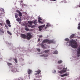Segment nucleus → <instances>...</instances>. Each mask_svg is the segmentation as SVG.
Wrapping results in <instances>:
<instances>
[{
  "label": "nucleus",
  "instance_id": "2eb2a0df",
  "mask_svg": "<svg viewBox=\"0 0 80 80\" xmlns=\"http://www.w3.org/2000/svg\"><path fill=\"white\" fill-rule=\"evenodd\" d=\"M15 18H16V19H17V18L18 17V14L17 13H15Z\"/></svg>",
  "mask_w": 80,
  "mask_h": 80
},
{
  "label": "nucleus",
  "instance_id": "bb28decb",
  "mask_svg": "<svg viewBox=\"0 0 80 80\" xmlns=\"http://www.w3.org/2000/svg\"><path fill=\"white\" fill-rule=\"evenodd\" d=\"M7 64L8 66H11V65H12V63H10V62H7Z\"/></svg>",
  "mask_w": 80,
  "mask_h": 80
},
{
  "label": "nucleus",
  "instance_id": "c03bdc74",
  "mask_svg": "<svg viewBox=\"0 0 80 80\" xmlns=\"http://www.w3.org/2000/svg\"><path fill=\"white\" fill-rule=\"evenodd\" d=\"M0 28H1L0 27Z\"/></svg>",
  "mask_w": 80,
  "mask_h": 80
},
{
  "label": "nucleus",
  "instance_id": "c756f323",
  "mask_svg": "<svg viewBox=\"0 0 80 80\" xmlns=\"http://www.w3.org/2000/svg\"><path fill=\"white\" fill-rule=\"evenodd\" d=\"M58 68L59 69H62V66H59V68Z\"/></svg>",
  "mask_w": 80,
  "mask_h": 80
},
{
  "label": "nucleus",
  "instance_id": "9b49d317",
  "mask_svg": "<svg viewBox=\"0 0 80 80\" xmlns=\"http://www.w3.org/2000/svg\"><path fill=\"white\" fill-rule=\"evenodd\" d=\"M32 70H31V69H28V74H30L32 73Z\"/></svg>",
  "mask_w": 80,
  "mask_h": 80
},
{
  "label": "nucleus",
  "instance_id": "20e7f679",
  "mask_svg": "<svg viewBox=\"0 0 80 80\" xmlns=\"http://www.w3.org/2000/svg\"><path fill=\"white\" fill-rule=\"evenodd\" d=\"M77 56L79 57L80 56V46L77 48Z\"/></svg>",
  "mask_w": 80,
  "mask_h": 80
},
{
  "label": "nucleus",
  "instance_id": "cd10ccee",
  "mask_svg": "<svg viewBox=\"0 0 80 80\" xmlns=\"http://www.w3.org/2000/svg\"><path fill=\"white\" fill-rule=\"evenodd\" d=\"M65 41H67L68 42L69 41V39H68V38H66V39H65Z\"/></svg>",
  "mask_w": 80,
  "mask_h": 80
},
{
  "label": "nucleus",
  "instance_id": "b1692460",
  "mask_svg": "<svg viewBox=\"0 0 80 80\" xmlns=\"http://www.w3.org/2000/svg\"><path fill=\"white\" fill-rule=\"evenodd\" d=\"M7 32H8V34H9L10 35V36H11L12 35V34L11 32H9V31H8Z\"/></svg>",
  "mask_w": 80,
  "mask_h": 80
},
{
  "label": "nucleus",
  "instance_id": "c85d7f7f",
  "mask_svg": "<svg viewBox=\"0 0 80 80\" xmlns=\"http://www.w3.org/2000/svg\"><path fill=\"white\" fill-rule=\"evenodd\" d=\"M14 61L16 63H17L18 62L17 59H14Z\"/></svg>",
  "mask_w": 80,
  "mask_h": 80
},
{
  "label": "nucleus",
  "instance_id": "72a5a7b5",
  "mask_svg": "<svg viewBox=\"0 0 80 80\" xmlns=\"http://www.w3.org/2000/svg\"><path fill=\"white\" fill-rule=\"evenodd\" d=\"M5 27H6V28H7V29H8V26H7V25H5Z\"/></svg>",
  "mask_w": 80,
  "mask_h": 80
},
{
  "label": "nucleus",
  "instance_id": "a211bd4d",
  "mask_svg": "<svg viewBox=\"0 0 80 80\" xmlns=\"http://www.w3.org/2000/svg\"><path fill=\"white\" fill-rule=\"evenodd\" d=\"M68 75V74H64L63 75H61V77H64V76H67Z\"/></svg>",
  "mask_w": 80,
  "mask_h": 80
},
{
  "label": "nucleus",
  "instance_id": "6ab92c4d",
  "mask_svg": "<svg viewBox=\"0 0 80 80\" xmlns=\"http://www.w3.org/2000/svg\"><path fill=\"white\" fill-rule=\"evenodd\" d=\"M74 34H72V35H71L70 37V38L72 39V38H74Z\"/></svg>",
  "mask_w": 80,
  "mask_h": 80
},
{
  "label": "nucleus",
  "instance_id": "f8f14e48",
  "mask_svg": "<svg viewBox=\"0 0 80 80\" xmlns=\"http://www.w3.org/2000/svg\"><path fill=\"white\" fill-rule=\"evenodd\" d=\"M51 25H50V24H49V23H48V24H47V25H46L45 28H46V29H47V28H48V27H51Z\"/></svg>",
  "mask_w": 80,
  "mask_h": 80
},
{
  "label": "nucleus",
  "instance_id": "f03ea898",
  "mask_svg": "<svg viewBox=\"0 0 80 80\" xmlns=\"http://www.w3.org/2000/svg\"><path fill=\"white\" fill-rule=\"evenodd\" d=\"M68 43L69 44V46H71L72 48H78V45L76 41L73 39H71L69 41H68Z\"/></svg>",
  "mask_w": 80,
  "mask_h": 80
},
{
  "label": "nucleus",
  "instance_id": "aec40b11",
  "mask_svg": "<svg viewBox=\"0 0 80 80\" xmlns=\"http://www.w3.org/2000/svg\"><path fill=\"white\" fill-rule=\"evenodd\" d=\"M78 29H79V30H80V22H79V24H78Z\"/></svg>",
  "mask_w": 80,
  "mask_h": 80
},
{
  "label": "nucleus",
  "instance_id": "473e14b6",
  "mask_svg": "<svg viewBox=\"0 0 80 80\" xmlns=\"http://www.w3.org/2000/svg\"><path fill=\"white\" fill-rule=\"evenodd\" d=\"M16 12L19 13V10H16Z\"/></svg>",
  "mask_w": 80,
  "mask_h": 80
},
{
  "label": "nucleus",
  "instance_id": "423d86ee",
  "mask_svg": "<svg viewBox=\"0 0 80 80\" xmlns=\"http://www.w3.org/2000/svg\"><path fill=\"white\" fill-rule=\"evenodd\" d=\"M45 25H42V26H39V31H42L43 28L44 27H45Z\"/></svg>",
  "mask_w": 80,
  "mask_h": 80
},
{
  "label": "nucleus",
  "instance_id": "2f4dec72",
  "mask_svg": "<svg viewBox=\"0 0 80 80\" xmlns=\"http://www.w3.org/2000/svg\"><path fill=\"white\" fill-rule=\"evenodd\" d=\"M37 51L38 52H40V51H41V49H38Z\"/></svg>",
  "mask_w": 80,
  "mask_h": 80
},
{
  "label": "nucleus",
  "instance_id": "9d476101",
  "mask_svg": "<svg viewBox=\"0 0 80 80\" xmlns=\"http://www.w3.org/2000/svg\"><path fill=\"white\" fill-rule=\"evenodd\" d=\"M38 22H39V23H43V22H42V21H41V20H42L41 18H38Z\"/></svg>",
  "mask_w": 80,
  "mask_h": 80
},
{
  "label": "nucleus",
  "instance_id": "c9c22d12",
  "mask_svg": "<svg viewBox=\"0 0 80 80\" xmlns=\"http://www.w3.org/2000/svg\"><path fill=\"white\" fill-rule=\"evenodd\" d=\"M39 38H42V35L40 36L39 37Z\"/></svg>",
  "mask_w": 80,
  "mask_h": 80
},
{
  "label": "nucleus",
  "instance_id": "37998d69",
  "mask_svg": "<svg viewBox=\"0 0 80 80\" xmlns=\"http://www.w3.org/2000/svg\"><path fill=\"white\" fill-rule=\"evenodd\" d=\"M3 11H4V9H3Z\"/></svg>",
  "mask_w": 80,
  "mask_h": 80
},
{
  "label": "nucleus",
  "instance_id": "0eeeda50",
  "mask_svg": "<svg viewBox=\"0 0 80 80\" xmlns=\"http://www.w3.org/2000/svg\"><path fill=\"white\" fill-rule=\"evenodd\" d=\"M25 30H26V31H33V29H29L27 26H25Z\"/></svg>",
  "mask_w": 80,
  "mask_h": 80
},
{
  "label": "nucleus",
  "instance_id": "79ce46f5",
  "mask_svg": "<svg viewBox=\"0 0 80 80\" xmlns=\"http://www.w3.org/2000/svg\"><path fill=\"white\" fill-rule=\"evenodd\" d=\"M54 72H56V71H54Z\"/></svg>",
  "mask_w": 80,
  "mask_h": 80
},
{
  "label": "nucleus",
  "instance_id": "6e6552de",
  "mask_svg": "<svg viewBox=\"0 0 80 80\" xmlns=\"http://www.w3.org/2000/svg\"><path fill=\"white\" fill-rule=\"evenodd\" d=\"M33 23H34V25H33V27H36V25H37V20H35L33 22Z\"/></svg>",
  "mask_w": 80,
  "mask_h": 80
},
{
  "label": "nucleus",
  "instance_id": "a19ab883",
  "mask_svg": "<svg viewBox=\"0 0 80 80\" xmlns=\"http://www.w3.org/2000/svg\"><path fill=\"white\" fill-rule=\"evenodd\" d=\"M79 7H80V5H79Z\"/></svg>",
  "mask_w": 80,
  "mask_h": 80
},
{
  "label": "nucleus",
  "instance_id": "5701e85b",
  "mask_svg": "<svg viewBox=\"0 0 80 80\" xmlns=\"http://www.w3.org/2000/svg\"><path fill=\"white\" fill-rule=\"evenodd\" d=\"M62 61L61 60H60V61H58V63L59 64H60L61 63H62Z\"/></svg>",
  "mask_w": 80,
  "mask_h": 80
},
{
  "label": "nucleus",
  "instance_id": "e433bc0d",
  "mask_svg": "<svg viewBox=\"0 0 80 80\" xmlns=\"http://www.w3.org/2000/svg\"><path fill=\"white\" fill-rule=\"evenodd\" d=\"M0 25L1 26H2L3 24H2V23H1H1H0Z\"/></svg>",
  "mask_w": 80,
  "mask_h": 80
},
{
  "label": "nucleus",
  "instance_id": "393cba45",
  "mask_svg": "<svg viewBox=\"0 0 80 80\" xmlns=\"http://www.w3.org/2000/svg\"><path fill=\"white\" fill-rule=\"evenodd\" d=\"M44 52L45 53H48L49 52V50H46L44 51Z\"/></svg>",
  "mask_w": 80,
  "mask_h": 80
},
{
  "label": "nucleus",
  "instance_id": "7c9ffc66",
  "mask_svg": "<svg viewBox=\"0 0 80 80\" xmlns=\"http://www.w3.org/2000/svg\"><path fill=\"white\" fill-rule=\"evenodd\" d=\"M20 19V18H18L16 19V20L18 21V22H19Z\"/></svg>",
  "mask_w": 80,
  "mask_h": 80
},
{
  "label": "nucleus",
  "instance_id": "4be33fe9",
  "mask_svg": "<svg viewBox=\"0 0 80 80\" xmlns=\"http://www.w3.org/2000/svg\"><path fill=\"white\" fill-rule=\"evenodd\" d=\"M67 69V68H63V72H66Z\"/></svg>",
  "mask_w": 80,
  "mask_h": 80
},
{
  "label": "nucleus",
  "instance_id": "f3484780",
  "mask_svg": "<svg viewBox=\"0 0 80 80\" xmlns=\"http://www.w3.org/2000/svg\"><path fill=\"white\" fill-rule=\"evenodd\" d=\"M6 22H7V23L8 25V26H9V24H10V21H9V20H7Z\"/></svg>",
  "mask_w": 80,
  "mask_h": 80
},
{
  "label": "nucleus",
  "instance_id": "f257e3e1",
  "mask_svg": "<svg viewBox=\"0 0 80 80\" xmlns=\"http://www.w3.org/2000/svg\"><path fill=\"white\" fill-rule=\"evenodd\" d=\"M47 42H48V44H49L52 43H55L56 42L53 40H49L48 39H44V40L42 41V43L40 44L42 48H45V47L44 45V44Z\"/></svg>",
  "mask_w": 80,
  "mask_h": 80
},
{
  "label": "nucleus",
  "instance_id": "ddd939ff",
  "mask_svg": "<svg viewBox=\"0 0 80 80\" xmlns=\"http://www.w3.org/2000/svg\"><path fill=\"white\" fill-rule=\"evenodd\" d=\"M19 17H20V18H22V13H21V12H20V11H19Z\"/></svg>",
  "mask_w": 80,
  "mask_h": 80
},
{
  "label": "nucleus",
  "instance_id": "dca6fc26",
  "mask_svg": "<svg viewBox=\"0 0 80 80\" xmlns=\"http://www.w3.org/2000/svg\"><path fill=\"white\" fill-rule=\"evenodd\" d=\"M4 32L3 31V29H0V33L1 34V33H2V34H3L4 33Z\"/></svg>",
  "mask_w": 80,
  "mask_h": 80
},
{
  "label": "nucleus",
  "instance_id": "7ed1b4c3",
  "mask_svg": "<svg viewBox=\"0 0 80 80\" xmlns=\"http://www.w3.org/2000/svg\"><path fill=\"white\" fill-rule=\"evenodd\" d=\"M21 35L22 38H23V39L27 38L28 40H30V39L33 37V36L30 32L27 33V36H26V34H21Z\"/></svg>",
  "mask_w": 80,
  "mask_h": 80
},
{
  "label": "nucleus",
  "instance_id": "f704fd0d",
  "mask_svg": "<svg viewBox=\"0 0 80 80\" xmlns=\"http://www.w3.org/2000/svg\"><path fill=\"white\" fill-rule=\"evenodd\" d=\"M12 58H9V61H12Z\"/></svg>",
  "mask_w": 80,
  "mask_h": 80
},
{
  "label": "nucleus",
  "instance_id": "ea45409f",
  "mask_svg": "<svg viewBox=\"0 0 80 80\" xmlns=\"http://www.w3.org/2000/svg\"><path fill=\"white\" fill-rule=\"evenodd\" d=\"M8 26H9V27H11V26H10V24H9Z\"/></svg>",
  "mask_w": 80,
  "mask_h": 80
},
{
  "label": "nucleus",
  "instance_id": "a878e982",
  "mask_svg": "<svg viewBox=\"0 0 80 80\" xmlns=\"http://www.w3.org/2000/svg\"><path fill=\"white\" fill-rule=\"evenodd\" d=\"M58 72L60 73V74H62L63 73V70H62V71H59Z\"/></svg>",
  "mask_w": 80,
  "mask_h": 80
},
{
  "label": "nucleus",
  "instance_id": "1a4fd4ad",
  "mask_svg": "<svg viewBox=\"0 0 80 80\" xmlns=\"http://www.w3.org/2000/svg\"><path fill=\"white\" fill-rule=\"evenodd\" d=\"M18 69L15 68H14V69H13L12 72H18Z\"/></svg>",
  "mask_w": 80,
  "mask_h": 80
},
{
  "label": "nucleus",
  "instance_id": "58836bf2",
  "mask_svg": "<svg viewBox=\"0 0 80 80\" xmlns=\"http://www.w3.org/2000/svg\"><path fill=\"white\" fill-rule=\"evenodd\" d=\"M52 0V1H56L57 0Z\"/></svg>",
  "mask_w": 80,
  "mask_h": 80
},
{
  "label": "nucleus",
  "instance_id": "4468645a",
  "mask_svg": "<svg viewBox=\"0 0 80 80\" xmlns=\"http://www.w3.org/2000/svg\"><path fill=\"white\" fill-rule=\"evenodd\" d=\"M37 72L36 73H35V74H39L40 73L41 71L40 70H39V71H36Z\"/></svg>",
  "mask_w": 80,
  "mask_h": 80
},
{
  "label": "nucleus",
  "instance_id": "4c0bfd02",
  "mask_svg": "<svg viewBox=\"0 0 80 80\" xmlns=\"http://www.w3.org/2000/svg\"><path fill=\"white\" fill-rule=\"evenodd\" d=\"M40 39H38V41H40Z\"/></svg>",
  "mask_w": 80,
  "mask_h": 80
},
{
  "label": "nucleus",
  "instance_id": "412c9836",
  "mask_svg": "<svg viewBox=\"0 0 80 80\" xmlns=\"http://www.w3.org/2000/svg\"><path fill=\"white\" fill-rule=\"evenodd\" d=\"M58 51H57V50H56L54 51V52L53 54H58Z\"/></svg>",
  "mask_w": 80,
  "mask_h": 80
},
{
  "label": "nucleus",
  "instance_id": "39448f33",
  "mask_svg": "<svg viewBox=\"0 0 80 80\" xmlns=\"http://www.w3.org/2000/svg\"><path fill=\"white\" fill-rule=\"evenodd\" d=\"M28 23L29 24V25H28V27H31V28H33V25L32 26V24L33 23V21H28Z\"/></svg>",
  "mask_w": 80,
  "mask_h": 80
}]
</instances>
